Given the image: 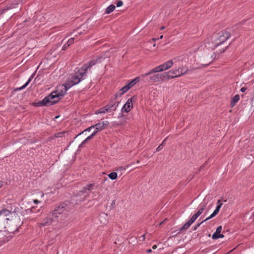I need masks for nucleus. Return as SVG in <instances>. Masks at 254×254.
<instances>
[{
	"label": "nucleus",
	"mask_w": 254,
	"mask_h": 254,
	"mask_svg": "<svg viewBox=\"0 0 254 254\" xmlns=\"http://www.w3.org/2000/svg\"><path fill=\"white\" fill-rule=\"evenodd\" d=\"M252 215L254 217V211L253 212Z\"/></svg>",
	"instance_id": "864d4df0"
},
{
	"label": "nucleus",
	"mask_w": 254,
	"mask_h": 254,
	"mask_svg": "<svg viewBox=\"0 0 254 254\" xmlns=\"http://www.w3.org/2000/svg\"><path fill=\"white\" fill-rule=\"evenodd\" d=\"M247 87H242V88H241V90H241V91L242 92H245L247 90Z\"/></svg>",
	"instance_id": "e433bc0d"
},
{
	"label": "nucleus",
	"mask_w": 254,
	"mask_h": 254,
	"mask_svg": "<svg viewBox=\"0 0 254 254\" xmlns=\"http://www.w3.org/2000/svg\"><path fill=\"white\" fill-rule=\"evenodd\" d=\"M44 196V193H42V194H41V197H43Z\"/></svg>",
	"instance_id": "8fccbe9b"
},
{
	"label": "nucleus",
	"mask_w": 254,
	"mask_h": 254,
	"mask_svg": "<svg viewBox=\"0 0 254 254\" xmlns=\"http://www.w3.org/2000/svg\"><path fill=\"white\" fill-rule=\"evenodd\" d=\"M66 132L64 131L59 132L55 134V136L57 138L62 137L66 134Z\"/></svg>",
	"instance_id": "cd10ccee"
},
{
	"label": "nucleus",
	"mask_w": 254,
	"mask_h": 254,
	"mask_svg": "<svg viewBox=\"0 0 254 254\" xmlns=\"http://www.w3.org/2000/svg\"><path fill=\"white\" fill-rule=\"evenodd\" d=\"M69 47V45H68L66 43L65 44H64L63 47H62V50H66L68 47Z\"/></svg>",
	"instance_id": "473e14b6"
},
{
	"label": "nucleus",
	"mask_w": 254,
	"mask_h": 254,
	"mask_svg": "<svg viewBox=\"0 0 254 254\" xmlns=\"http://www.w3.org/2000/svg\"><path fill=\"white\" fill-rule=\"evenodd\" d=\"M191 224L188 221L187 223H186L180 229V231H182L183 230H187V229H188L190 226L191 225Z\"/></svg>",
	"instance_id": "393cba45"
},
{
	"label": "nucleus",
	"mask_w": 254,
	"mask_h": 254,
	"mask_svg": "<svg viewBox=\"0 0 254 254\" xmlns=\"http://www.w3.org/2000/svg\"><path fill=\"white\" fill-rule=\"evenodd\" d=\"M151 71L150 69L147 73L141 74L140 75L141 77H143L145 78L148 77L146 79V80L149 83H155V82H161L164 81L165 79V72L163 73H150V72Z\"/></svg>",
	"instance_id": "20e7f679"
},
{
	"label": "nucleus",
	"mask_w": 254,
	"mask_h": 254,
	"mask_svg": "<svg viewBox=\"0 0 254 254\" xmlns=\"http://www.w3.org/2000/svg\"><path fill=\"white\" fill-rule=\"evenodd\" d=\"M140 77H141L140 76L139 77H135L127 84L128 87H129V89H130L132 87H133L140 81Z\"/></svg>",
	"instance_id": "4468645a"
},
{
	"label": "nucleus",
	"mask_w": 254,
	"mask_h": 254,
	"mask_svg": "<svg viewBox=\"0 0 254 254\" xmlns=\"http://www.w3.org/2000/svg\"><path fill=\"white\" fill-rule=\"evenodd\" d=\"M129 89V87H128V86L127 85H125V86H124L120 89V95H122L123 94H124V93L127 92Z\"/></svg>",
	"instance_id": "4be33fe9"
},
{
	"label": "nucleus",
	"mask_w": 254,
	"mask_h": 254,
	"mask_svg": "<svg viewBox=\"0 0 254 254\" xmlns=\"http://www.w3.org/2000/svg\"><path fill=\"white\" fill-rule=\"evenodd\" d=\"M33 77H34V74H32L30 76V77H29L28 80L27 81V82L23 86H22L21 87H20L17 88L16 90L20 91V90H21L24 89L30 83V82L31 81V80H32V79H33Z\"/></svg>",
	"instance_id": "dca6fc26"
},
{
	"label": "nucleus",
	"mask_w": 254,
	"mask_h": 254,
	"mask_svg": "<svg viewBox=\"0 0 254 254\" xmlns=\"http://www.w3.org/2000/svg\"><path fill=\"white\" fill-rule=\"evenodd\" d=\"M222 205V203L221 202V200H218L217 202V206L213 212L208 217L204 220V221H206L216 216L219 213Z\"/></svg>",
	"instance_id": "9b49d317"
},
{
	"label": "nucleus",
	"mask_w": 254,
	"mask_h": 254,
	"mask_svg": "<svg viewBox=\"0 0 254 254\" xmlns=\"http://www.w3.org/2000/svg\"><path fill=\"white\" fill-rule=\"evenodd\" d=\"M230 34L227 30L222 31L212 36V46L211 48H215L224 43L229 37Z\"/></svg>",
	"instance_id": "7ed1b4c3"
},
{
	"label": "nucleus",
	"mask_w": 254,
	"mask_h": 254,
	"mask_svg": "<svg viewBox=\"0 0 254 254\" xmlns=\"http://www.w3.org/2000/svg\"><path fill=\"white\" fill-rule=\"evenodd\" d=\"M155 46H156V44H154L153 45V47H155Z\"/></svg>",
	"instance_id": "6e6d98bb"
},
{
	"label": "nucleus",
	"mask_w": 254,
	"mask_h": 254,
	"mask_svg": "<svg viewBox=\"0 0 254 254\" xmlns=\"http://www.w3.org/2000/svg\"><path fill=\"white\" fill-rule=\"evenodd\" d=\"M162 148H163V144H161L156 148V151L158 152V151H160Z\"/></svg>",
	"instance_id": "f704fd0d"
},
{
	"label": "nucleus",
	"mask_w": 254,
	"mask_h": 254,
	"mask_svg": "<svg viewBox=\"0 0 254 254\" xmlns=\"http://www.w3.org/2000/svg\"><path fill=\"white\" fill-rule=\"evenodd\" d=\"M141 238L142 239V241H144L145 239V235H143L142 236H141Z\"/></svg>",
	"instance_id": "ea45409f"
},
{
	"label": "nucleus",
	"mask_w": 254,
	"mask_h": 254,
	"mask_svg": "<svg viewBox=\"0 0 254 254\" xmlns=\"http://www.w3.org/2000/svg\"><path fill=\"white\" fill-rule=\"evenodd\" d=\"M179 68H180V73L181 76L187 73L189 71L188 67H187L186 66H182Z\"/></svg>",
	"instance_id": "f3484780"
},
{
	"label": "nucleus",
	"mask_w": 254,
	"mask_h": 254,
	"mask_svg": "<svg viewBox=\"0 0 254 254\" xmlns=\"http://www.w3.org/2000/svg\"><path fill=\"white\" fill-rule=\"evenodd\" d=\"M200 208L198 209L197 212L195 213V214L198 217L204 211V209L206 208V204H202L201 203L199 205Z\"/></svg>",
	"instance_id": "2eb2a0df"
},
{
	"label": "nucleus",
	"mask_w": 254,
	"mask_h": 254,
	"mask_svg": "<svg viewBox=\"0 0 254 254\" xmlns=\"http://www.w3.org/2000/svg\"><path fill=\"white\" fill-rule=\"evenodd\" d=\"M56 220V218L54 216L53 214L50 212L48 214V216L42 220L41 223L38 224V225L39 227L49 226L51 225L52 222Z\"/></svg>",
	"instance_id": "0eeeda50"
},
{
	"label": "nucleus",
	"mask_w": 254,
	"mask_h": 254,
	"mask_svg": "<svg viewBox=\"0 0 254 254\" xmlns=\"http://www.w3.org/2000/svg\"><path fill=\"white\" fill-rule=\"evenodd\" d=\"M102 59V58L100 57L83 64L80 68H76L74 75L67 81L69 87L77 84L85 79L87 77V74L91 72L93 66L97 63L101 62Z\"/></svg>",
	"instance_id": "f257e3e1"
},
{
	"label": "nucleus",
	"mask_w": 254,
	"mask_h": 254,
	"mask_svg": "<svg viewBox=\"0 0 254 254\" xmlns=\"http://www.w3.org/2000/svg\"><path fill=\"white\" fill-rule=\"evenodd\" d=\"M134 97H132L128 99L126 102V103L124 105L123 108L121 109L122 113L129 112L133 108V103L132 100Z\"/></svg>",
	"instance_id": "1a4fd4ad"
},
{
	"label": "nucleus",
	"mask_w": 254,
	"mask_h": 254,
	"mask_svg": "<svg viewBox=\"0 0 254 254\" xmlns=\"http://www.w3.org/2000/svg\"><path fill=\"white\" fill-rule=\"evenodd\" d=\"M222 229V227L221 226H219L217 228L215 232L212 235V238L213 239L216 240L219 238H223L224 237L223 234H220Z\"/></svg>",
	"instance_id": "ddd939ff"
},
{
	"label": "nucleus",
	"mask_w": 254,
	"mask_h": 254,
	"mask_svg": "<svg viewBox=\"0 0 254 254\" xmlns=\"http://www.w3.org/2000/svg\"><path fill=\"white\" fill-rule=\"evenodd\" d=\"M205 222V221H204V220H203V221H202L201 223H198V224H197L196 225H195L194 226V228H193V230H196V229H197V228H198V227L200 226V225L201 224H202L203 222Z\"/></svg>",
	"instance_id": "2f4dec72"
},
{
	"label": "nucleus",
	"mask_w": 254,
	"mask_h": 254,
	"mask_svg": "<svg viewBox=\"0 0 254 254\" xmlns=\"http://www.w3.org/2000/svg\"><path fill=\"white\" fill-rule=\"evenodd\" d=\"M165 79L169 80L181 77L180 73V68L175 67L168 72H165Z\"/></svg>",
	"instance_id": "423d86ee"
},
{
	"label": "nucleus",
	"mask_w": 254,
	"mask_h": 254,
	"mask_svg": "<svg viewBox=\"0 0 254 254\" xmlns=\"http://www.w3.org/2000/svg\"><path fill=\"white\" fill-rule=\"evenodd\" d=\"M239 25H240V24L236 25V26H237V27H238V26H239Z\"/></svg>",
	"instance_id": "5fc2aeb1"
},
{
	"label": "nucleus",
	"mask_w": 254,
	"mask_h": 254,
	"mask_svg": "<svg viewBox=\"0 0 254 254\" xmlns=\"http://www.w3.org/2000/svg\"><path fill=\"white\" fill-rule=\"evenodd\" d=\"M115 6L113 4L110 5L106 9V13L109 14L113 12L115 9Z\"/></svg>",
	"instance_id": "aec40b11"
},
{
	"label": "nucleus",
	"mask_w": 254,
	"mask_h": 254,
	"mask_svg": "<svg viewBox=\"0 0 254 254\" xmlns=\"http://www.w3.org/2000/svg\"><path fill=\"white\" fill-rule=\"evenodd\" d=\"M123 5V2L121 0L118 1L116 4V6L117 7L122 6Z\"/></svg>",
	"instance_id": "72a5a7b5"
},
{
	"label": "nucleus",
	"mask_w": 254,
	"mask_h": 254,
	"mask_svg": "<svg viewBox=\"0 0 254 254\" xmlns=\"http://www.w3.org/2000/svg\"><path fill=\"white\" fill-rule=\"evenodd\" d=\"M139 161H138H138H137V163H139Z\"/></svg>",
	"instance_id": "4d7b16f0"
},
{
	"label": "nucleus",
	"mask_w": 254,
	"mask_h": 254,
	"mask_svg": "<svg viewBox=\"0 0 254 254\" xmlns=\"http://www.w3.org/2000/svg\"><path fill=\"white\" fill-rule=\"evenodd\" d=\"M110 179L112 180H114L117 178V174L116 172H112L108 175Z\"/></svg>",
	"instance_id": "a878e982"
},
{
	"label": "nucleus",
	"mask_w": 254,
	"mask_h": 254,
	"mask_svg": "<svg viewBox=\"0 0 254 254\" xmlns=\"http://www.w3.org/2000/svg\"><path fill=\"white\" fill-rule=\"evenodd\" d=\"M133 163H130V164H129L127 165L126 166V167H127V168H128L129 166H131L132 165H133Z\"/></svg>",
	"instance_id": "a19ab883"
},
{
	"label": "nucleus",
	"mask_w": 254,
	"mask_h": 254,
	"mask_svg": "<svg viewBox=\"0 0 254 254\" xmlns=\"http://www.w3.org/2000/svg\"><path fill=\"white\" fill-rule=\"evenodd\" d=\"M33 202H34V203L35 204H38V203H40V202H41V201H39V200H38L37 199H34V200H33Z\"/></svg>",
	"instance_id": "58836bf2"
},
{
	"label": "nucleus",
	"mask_w": 254,
	"mask_h": 254,
	"mask_svg": "<svg viewBox=\"0 0 254 254\" xmlns=\"http://www.w3.org/2000/svg\"><path fill=\"white\" fill-rule=\"evenodd\" d=\"M158 39H157V38H153L152 39V40L154 41H156V40H157Z\"/></svg>",
	"instance_id": "de8ad7c7"
},
{
	"label": "nucleus",
	"mask_w": 254,
	"mask_h": 254,
	"mask_svg": "<svg viewBox=\"0 0 254 254\" xmlns=\"http://www.w3.org/2000/svg\"><path fill=\"white\" fill-rule=\"evenodd\" d=\"M119 119H120V125L124 126L126 124L127 118L125 117L124 115L122 113L119 116Z\"/></svg>",
	"instance_id": "a211bd4d"
},
{
	"label": "nucleus",
	"mask_w": 254,
	"mask_h": 254,
	"mask_svg": "<svg viewBox=\"0 0 254 254\" xmlns=\"http://www.w3.org/2000/svg\"><path fill=\"white\" fill-rule=\"evenodd\" d=\"M93 128H94L93 126H91V127H88L87 128L85 129L83 131H82V132H81V133H83L84 132H85V131H91V130ZM81 134V133H80L79 134Z\"/></svg>",
	"instance_id": "7c9ffc66"
},
{
	"label": "nucleus",
	"mask_w": 254,
	"mask_h": 254,
	"mask_svg": "<svg viewBox=\"0 0 254 254\" xmlns=\"http://www.w3.org/2000/svg\"><path fill=\"white\" fill-rule=\"evenodd\" d=\"M74 38H71L68 40L66 43L70 46L71 44H72L74 43Z\"/></svg>",
	"instance_id": "c756f323"
},
{
	"label": "nucleus",
	"mask_w": 254,
	"mask_h": 254,
	"mask_svg": "<svg viewBox=\"0 0 254 254\" xmlns=\"http://www.w3.org/2000/svg\"><path fill=\"white\" fill-rule=\"evenodd\" d=\"M162 223H163V222H161V223H160V225H161V224H162Z\"/></svg>",
	"instance_id": "13d9d810"
},
{
	"label": "nucleus",
	"mask_w": 254,
	"mask_h": 254,
	"mask_svg": "<svg viewBox=\"0 0 254 254\" xmlns=\"http://www.w3.org/2000/svg\"><path fill=\"white\" fill-rule=\"evenodd\" d=\"M109 125V122L107 121L98 123L93 125L94 128H96L98 131H100L104 129Z\"/></svg>",
	"instance_id": "f8f14e48"
},
{
	"label": "nucleus",
	"mask_w": 254,
	"mask_h": 254,
	"mask_svg": "<svg viewBox=\"0 0 254 254\" xmlns=\"http://www.w3.org/2000/svg\"><path fill=\"white\" fill-rule=\"evenodd\" d=\"M198 217L194 214L188 221L191 224L194 222Z\"/></svg>",
	"instance_id": "c85d7f7f"
},
{
	"label": "nucleus",
	"mask_w": 254,
	"mask_h": 254,
	"mask_svg": "<svg viewBox=\"0 0 254 254\" xmlns=\"http://www.w3.org/2000/svg\"><path fill=\"white\" fill-rule=\"evenodd\" d=\"M106 112H109L107 108H106V106H105L103 108H100L98 111L96 112V114H101V113H105Z\"/></svg>",
	"instance_id": "b1692460"
},
{
	"label": "nucleus",
	"mask_w": 254,
	"mask_h": 254,
	"mask_svg": "<svg viewBox=\"0 0 254 254\" xmlns=\"http://www.w3.org/2000/svg\"><path fill=\"white\" fill-rule=\"evenodd\" d=\"M164 29H165V27L164 26H161L160 27V30H164Z\"/></svg>",
	"instance_id": "a18cd8bd"
},
{
	"label": "nucleus",
	"mask_w": 254,
	"mask_h": 254,
	"mask_svg": "<svg viewBox=\"0 0 254 254\" xmlns=\"http://www.w3.org/2000/svg\"><path fill=\"white\" fill-rule=\"evenodd\" d=\"M146 252L148 253H150L152 252V250L150 249H148V250H146Z\"/></svg>",
	"instance_id": "79ce46f5"
},
{
	"label": "nucleus",
	"mask_w": 254,
	"mask_h": 254,
	"mask_svg": "<svg viewBox=\"0 0 254 254\" xmlns=\"http://www.w3.org/2000/svg\"><path fill=\"white\" fill-rule=\"evenodd\" d=\"M11 214V212L6 209H3L0 211V216L3 215L4 216H7Z\"/></svg>",
	"instance_id": "412c9836"
},
{
	"label": "nucleus",
	"mask_w": 254,
	"mask_h": 254,
	"mask_svg": "<svg viewBox=\"0 0 254 254\" xmlns=\"http://www.w3.org/2000/svg\"><path fill=\"white\" fill-rule=\"evenodd\" d=\"M163 35H161V36L159 37V38H158V39H162L163 38Z\"/></svg>",
	"instance_id": "49530a36"
},
{
	"label": "nucleus",
	"mask_w": 254,
	"mask_h": 254,
	"mask_svg": "<svg viewBox=\"0 0 254 254\" xmlns=\"http://www.w3.org/2000/svg\"><path fill=\"white\" fill-rule=\"evenodd\" d=\"M157 246H156V245H154V246H153V247H152V249H154V250H155V249H156L157 248Z\"/></svg>",
	"instance_id": "c03bdc74"
},
{
	"label": "nucleus",
	"mask_w": 254,
	"mask_h": 254,
	"mask_svg": "<svg viewBox=\"0 0 254 254\" xmlns=\"http://www.w3.org/2000/svg\"><path fill=\"white\" fill-rule=\"evenodd\" d=\"M66 205L64 203L61 204L60 205L56 206L54 210L51 212L54 216L57 219L58 215L61 214L66 210Z\"/></svg>",
	"instance_id": "6e6552de"
},
{
	"label": "nucleus",
	"mask_w": 254,
	"mask_h": 254,
	"mask_svg": "<svg viewBox=\"0 0 254 254\" xmlns=\"http://www.w3.org/2000/svg\"><path fill=\"white\" fill-rule=\"evenodd\" d=\"M94 186V184H89L87 185L84 188V192H85L86 190H92L93 189V187Z\"/></svg>",
	"instance_id": "5701e85b"
},
{
	"label": "nucleus",
	"mask_w": 254,
	"mask_h": 254,
	"mask_svg": "<svg viewBox=\"0 0 254 254\" xmlns=\"http://www.w3.org/2000/svg\"><path fill=\"white\" fill-rule=\"evenodd\" d=\"M240 100V97L239 95H236L232 99L231 102V106L233 107Z\"/></svg>",
	"instance_id": "6ab92c4d"
},
{
	"label": "nucleus",
	"mask_w": 254,
	"mask_h": 254,
	"mask_svg": "<svg viewBox=\"0 0 254 254\" xmlns=\"http://www.w3.org/2000/svg\"><path fill=\"white\" fill-rule=\"evenodd\" d=\"M120 104L119 101H116V98L111 100L106 106L109 112L115 111Z\"/></svg>",
	"instance_id": "9d476101"
},
{
	"label": "nucleus",
	"mask_w": 254,
	"mask_h": 254,
	"mask_svg": "<svg viewBox=\"0 0 254 254\" xmlns=\"http://www.w3.org/2000/svg\"><path fill=\"white\" fill-rule=\"evenodd\" d=\"M2 183L1 181H0V188L2 187Z\"/></svg>",
	"instance_id": "09e8293b"
},
{
	"label": "nucleus",
	"mask_w": 254,
	"mask_h": 254,
	"mask_svg": "<svg viewBox=\"0 0 254 254\" xmlns=\"http://www.w3.org/2000/svg\"><path fill=\"white\" fill-rule=\"evenodd\" d=\"M166 139H167V138H165V139L163 141V142H162V143H161V144H163V146H164V145L165 142V141L166 140Z\"/></svg>",
	"instance_id": "37998d69"
},
{
	"label": "nucleus",
	"mask_w": 254,
	"mask_h": 254,
	"mask_svg": "<svg viewBox=\"0 0 254 254\" xmlns=\"http://www.w3.org/2000/svg\"><path fill=\"white\" fill-rule=\"evenodd\" d=\"M70 87L67 82L65 84L58 86L55 91L39 102L38 105L47 106L57 103L65 95L67 91Z\"/></svg>",
	"instance_id": "f03ea898"
},
{
	"label": "nucleus",
	"mask_w": 254,
	"mask_h": 254,
	"mask_svg": "<svg viewBox=\"0 0 254 254\" xmlns=\"http://www.w3.org/2000/svg\"><path fill=\"white\" fill-rule=\"evenodd\" d=\"M173 64L174 62L172 60L167 61L151 69V71L150 72V73H157L167 70L173 66Z\"/></svg>",
	"instance_id": "39448f33"
},
{
	"label": "nucleus",
	"mask_w": 254,
	"mask_h": 254,
	"mask_svg": "<svg viewBox=\"0 0 254 254\" xmlns=\"http://www.w3.org/2000/svg\"><path fill=\"white\" fill-rule=\"evenodd\" d=\"M78 33L80 35L82 33V32H78Z\"/></svg>",
	"instance_id": "603ef678"
},
{
	"label": "nucleus",
	"mask_w": 254,
	"mask_h": 254,
	"mask_svg": "<svg viewBox=\"0 0 254 254\" xmlns=\"http://www.w3.org/2000/svg\"><path fill=\"white\" fill-rule=\"evenodd\" d=\"M94 131L92 133V135H95L99 131L95 128H93Z\"/></svg>",
	"instance_id": "c9c22d12"
},
{
	"label": "nucleus",
	"mask_w": 254,
	"mask_h": 254,
	"mask_svg": "<svg viewBox=\"0 0 254 254\" xmlns=\"http://www.w3.org/2000/svg\"><path fill=\"white\" fill-rule=\"evenodd\" d=\"M94 135H92L91 134L90 135L88 136L85 140H84L81 144L79 145V147H80L82 146L84 143H85L89 139L92 138L93 137Z\"/></svg>",
	"instance_id": "bb28decb"
},
{
	"label": "nucleus",
	"mask_w": 254,
	"mask_h": 254,
	"mask_svg": "<svg viewBox=\"0 0 254 254\" xmlns=\"http://www.w3.org/2000/svg\"><path fill=\"white\" fill-rule=\"evenodd\" d=\"M112 203L115 204V201H113Z\"/></svg>",
	"instance_id": "3c124183"
},
{
	"label": "nucleus",
	"mask_w": 254,
	"mask_h": 254,
	"mask_svg": "<svg viewBox=\"0 0 254 254\" xmlns=\"http://www.w3.org/2000/svg\"><path fill=\"white\" fill-rule=\"evenodd\" d=\"M14 7H15V6H8L6 9H3V10L10 9L14 8Z\"/></svg>",
	"instance_id": "4c0bfd02"
}]
</instances>
